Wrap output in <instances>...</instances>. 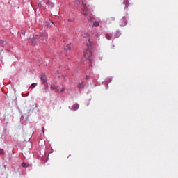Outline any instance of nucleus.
Wrapping results in <instances>:
<instances>
[{
    "instance_id": "f257e3e1",
    "label": "nucleus",
    "mask_w": 178,
    "mask_h": 178,
    "mask_svg": "<svg viewBox=\"0 0 178 178\" xmlns=\"http://www.w3.org/2000/svg\"><path fill=\"white\" fill-rule=\"evenodd\" d=\"M86 45L88 47V49L86 51H84L83 59V60H87V59L90 60V58H91V56H92V52H91V49L94 45V42L88 39Z\"/></svg>"
},
{
    "instance_id": "f03ea898",
    "label": "nucleus",
    "mask_w": 178,
    "mask_h": 178,
    "mask_svg": "<svg viewBox=\"0 0 178 178\" xmlns=\"http://www.w3.org/2000/svg\"><path fill=\"white\" fill-rule=\"evenodd\" d=\"M47 33L41 34L38 40L40 44H45L47 42Z\"/></svg>"
},
{
    "instance_id": "7ed1b4c3",
    "label": "nucleus",
    "mask_w": 178,
    "mask_h": 178,
    "mask_svg": "<svg viewBox=\"0 0 178 178\" xmlns=\"http://www.w3.org/2000/svg\"><path fill=\"white\" fill-rule=\"evenodd\" d=\"M37 40H38V38H33L31 40V44L32 45H37Z\"/></svg>"
},
{
    "instance_id": "20e7f679",
    "label": "nucleus",
    "mask_w": 178,
    "mask_h": 178,
    "mask_svg": "<svg viewBox=\"0 0 178 178\" xmlns=\"http://www.w3.org/2000/svg\"><path fill=\"white\" fill-rule=\"evenodd\" d=\"M40 80H42V84L47 83V76H46L45 75H42V76L40 77Z\"/></svg>"
},
{
    "instance_id": "39448f33",
    "label": "nucleus",
    "mask_w": 178,
    "mask_h": 178,
    "mask_svg": "<svg viewBox=\"0 0 178 178\" xmlns=\"http://www.w3.org/2000/svg\"><path fill=\"white\" fill-rule=\"evenodd\" d=\"M83 15L84 16H88V10L87 8H83Z\"/></svg>"
},
{
    "instance_id": "423d86ee",
    "label": "nucleus",
    "mask_w": 178,
    "mask_h": 178,
    "mask_svg": "<svg viewBox=\"0 0 178 178\" xmlns=\"http://www.w3.org/2000/svg\"><path fill=\"white\" fill-rule=\"evenodd\" d=\"M79 107H80V106L78 104H75L73 106L72 109H73V111H77V109H79Z\"/></svg>"
},
{
    "instance_id": "0eeeda50",
    "label": "nucleus",
    "mask_w": 178,
    "mask_h": 178,
    "mask_svg": "<svg viewBox=\"0 0 178 178\" xmlns=\"http://www.w3.org/2000/svg\"><path fill=\"white\" fill-rule=\"evenodd\" d=\"M78 88H84V83L81 82L78 84L77 86Z\"/></svg>"
},
{
    "instance_id": "6e6552de",
    "label": "nucleus",
    "mask_w": 178,
    "mask_h": 178,
    "mask_svg": "<svg viewBox=\"0 0 178 178\" xmlns=\"http://www.w3.org/2000/svg\"><path fill=\"white\" fill-rule=\"evenodd\" d=\"M93 26H95V27H99V22L98 21H95L93 22Z\"/></svg>"
},
{
    "instance_id": "1a4fd4ad",
    "label": "nucleus",
    "mask_w": 178,
    "mask_h": 178,
    "mask_svg": "<svg viewBox=\"0 0 178 178\" xmlns=\"http://www.w3.org/2000/svg\"><path fill=\"white\" fill-rule=\"evenodd\" d=\"M37 87V83H32L30 86L29 88H31L33 90V88Z\"/></svg>"
},
{
    "instance_id": "9d476101",
    "label": "nucleus",
    "mask_w": 178,
    "mask_h": 178,
    "mask_svg": "<svg viewBox=\"0 0 178 178\" xmlns=\"http://www.w3.org/2000/svg\"><path fill=\"white\" fill-rule=\"evenodd\" d=\"M53 24H54V22H48L47 26V27H52Z\"/></svg>"
},
{
    "instance_id": "9b49d317",
    "label": "nucleus",
    "mask_w": 178,
    "mask_h": 178,
    "mask_svg": "<svg viewBox=\"0 0 178 178\" xmlns=\"http://www.w3.org/2000/svg\"><path fill=\"white\" fill-rule=\"evenodd\" d=\"M111 37H112V36H111L110 34H106V38L107 40H111Z\"/></svg>"
},
{
    "instance_id": "f8f14e48",
    "label": "nucleus",
    "mask_w": 178,
    "mask_h": 178,
    "mask_svg": "<svg viewBox=\"0 0 178 178\" xmlns=\"http://www.w3.org/2000/svg\"><path fill=\"white\" fill-rule=\"evenodd\" d=\"M83 37H85L86 38H88V37H90V34H88V33H84L83 35Z\"/></svg>"
},
{
    "instance_id": "ddd939ff",
    "label": "nucleus",
    "mask_w": 178,
    "mask_h": 178,
    "mask_svg": "<svg viewBox=\"0 0 178 178\" xmlns=\"http://www.w3.org/2000/svg\"><path fill=\"white\" fill-rule=\"evenodd\" d=\"M4 152L3 149H0V155H3Z\"/></svg>"
},
{
    "instance_id": "4468645a",
    "label": "nucleus",
    "mask_w": 178,
    "mask_h": 178,
    "mask_svg": "<svg viewBox=\"0 0 178 178\" xmlns=\"http://www.w3.org/2000/svg\"><path fill=\"white\" fill-rule=\"evenodd\" d=\"M123 3L124 5H127V3H129V0H124Z\"/></svg>"
},
{
    "instance_id": "2eb2a0df",
    "label": "nucleus",
    "mask_w": 178,
    "mask_h": 178,
    "mask_svg": "<svg viewBox=\"0 0 178 178\" xmlns=\"http://www.w3.org/2000/svg\"><path fill=\"white\" fill-rule=\"evenodd\" d=\"M38 6L39 8H42V3L41 1L38 3Z\"/></svg>"
},
{
    "instance_id": "dca6fc26",
    "label": "nucleus",
    "mask_w": 178,
    "mask_h": 178,
    "mask_svg": "<svg viewBox=\"0 0 178 178\" xmlns=\"http://www.w3.org/2000/svg\"><path fill=\"white\" fill-rule=\"evenodd\" d=\"M51 88H52V90H56V86H51Z\"/></svg>"
},
{
    "instance_id": "f3484780",
    "label": "nucleus",
    "mask_w": 178,
    "mask_h": 178,
    "mask_svg": "<svg viewBox=\"0 0 178 178\" xmlns=\"http://www.w3.org/2000/svg\"><path fill=\"white\" fill-rule=\"evenodd\" d=\"M22 168H26V163H22Z\"/></svg>"
},
{
    "instance_id": "a211bd4d",
    "label": "nucleus",
    "mask_w": 178,
    "mask_h": 178,
    "mask_svg": "<svg viewBox=\"0 0 178 178\" xmlns=\"http://www.w3.org/2000/svg\"><path fill=\"white\" fill-rule=\"evenodd\" d=\"M86 80H88V79H90V76H86Z\"/></svg>"
},
{
    "instance_id": "6ab92c4d",
    "label": "nucleus",
    "mask_w": 178,
    "mask_h": 178,
    "mask_svg": "<svg viewBox=\"0 0 178 178\" xmlns=\"http://www.w3.org/2000/svg\"><path fill=\"white\" fill-rule=\"evenodd\" d=\"M63 91H65V88H63L61 89V92H63Z\"/></svg>"
},
{
    "instance_id": "aec40b11",
    "label": "nucleus",
    "mask_w": 178,
    "mask_h": 178,
    "mask_svg": "<svg viewBox=\"0 0 178 178\" xmlns=\"http://www.w3.org/2000/svg\"><path fill=\"white\" fill-rule=\"evenodd\" d=\"M30 166H31V165H30V164H28V165H27V168H29V167H30Z\"/></svg>"
},
{
    "instance_id": "412c9836",
    "label": "nucleus",
    "mask_w": 178,
    "mask_h": 178,
    "mask_svg": "<svg viewBox=\"0 0 178 178\" xmlns=\"http://www.w3.org/2000/svg\"><path fill=\"white\" fill-rule=\"evenodd\" d=\"M68 22H72V19H68Z\"/></svg>"
},
{
    "instance_id": "4be33fe9",
    "label": "nucleus",
    "mask_w": 178,
    "mask_h": 178,
    "mask_svg": "<svg viewBox=\"0 0 178 178\" xmlns=\"http://www.w3.org/2000/svg\"><path fill=\"white\" fill-rule=\"evenodd\" d=\"M44 127L42 128V131H43V133H44Z\"/></svg>"
},
{
    "instance_id": "5701e85b",
    "label": "nucleus",
    "mask_w": 178,
    "mask_h": 178,
    "mask_svg": "<svg viewBox=\"0 0 178 178\" xmlns=\"http://www.w3.org/2000/svg\"><path fill=\"white\" fill-rule=\"evenodd\" d=\"M126 24H127V23L124 24V26H126Z\"/></svg>"
},
{
    "instance_id": "b1692460",
    "label": "nucleus",
    "mask_w": 178,
    "mask_h": 178,
    "mask_svg": "<svg viewBox=\"0 0 178 178\" xmlns=\"http://www.w3.org/2000/svg\"><path fill=\"white\" fill-rule=\"evenodd\" d=\"M126 24H127V23L124 24V26H126Z\"/></svg>"
}]
</instances>
